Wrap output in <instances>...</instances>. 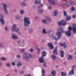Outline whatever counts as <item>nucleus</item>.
I'll return each mask as SVG.
<instances>
[{
	"label": "nucleus",
	"mask_w": 76,
	"mask_h": 76,
	"mask_svg": "<svg viewBox=\"0 0 76 76\" xmlns=\"http://www.w3.org/2000/svg\"><path fill=\"white\" fill-rule=\"evenodd\" d=\"M38 12L39 13L41 14L43 13V12H44V11H43V10H39Z\"/></svg>",
	"instance_id": "nucleus-33"
},
{
	"label": "nucleus",
	"mask_w": 76,
	"mask_h": 76,
	"mask_svg": "<svg viewBox=\"0 0 76 76\" xmlns=\"http://www.w3.org/2000/svg\"><path fill=\"white\" fill-rule=\"evenodd\" d=\"M73 18H76V15H74L72 16Z\"/></svg>",
	"instance_id": "nucleus-45"
},
{
	"label": "nucleus",
	"mask_w": 76,
	"mask_h": 76,
	"mask_svg": "<svg viewBox=\"0 0 76 76\" xmlns=\"http://www.w3.org/2000/svg\"><path fill=\"white\" fill-rule=\"evenodd\" d=\"M74 54L75 55H76V51L74 53Z\"/></svg>",
	"instance_id": "nucleus-61"
},
{
	"label": "nucleus",
	"mask_w": 76,
	"mask_h": 76,
	"mask_svg": "<svg viewBox=\"0 0 76 76\" xmlns=\"http://www.w3.org/2000/svg\"><path fill=\"white\" fill-rule=\"evenodd\" d=\"M72 58H73V57L71 55H68V57L67 58L68 60H72Z\"/></svg>",
	"instance_id": "nucleus-19"
},
{
	"label": "nucleus",
	"mask_w": 76,
	"mask_h": 76,
	"mask_svg": "<svg viewBox=\"0 0 76 76\" xmlns=\"http://www.w3.org/2000/svg\"><path fill=\"white\" fill-rule=\"evenodd\" d=\"M34 51V50L32 48L30 49V52H33V51Z\"/></svg>",
	"instance_id": "nucleus-41"
},
{
	"label": "nucleus",
	"mask_w": 76,
	"mask_h": 76,
	"mask_svg": "<svg viewBox=\"0 0 76 76\" xmlns=\"http://www.w3.org/2000/svg\"><path fill=\"white\" fill-rule=\"evenodd\" d=\"M10 74H8L6 76H9Z\"/></svg>",
	"instance_id": "nucleus-53"
},
{
	"label": "nucleus",
	"mask_w": 76,
	"mask_h": 76,
	"mask_svg": "<svg viewBox=\"0 0 76 76\" xmlns=\"http://www.w3.org/2000/svg\"><path fill=\"white\" fill-rule=\"evenodd\" d=\"M12 37L13 39H17L19 38L18 36L15 34H12Z\"/></svg>",
	"instance_id": "nucleus-12"
},
{
	"label": "nucleus",
	"mask_w": 76,
	"mask_h": 76,
	"mask_svg": "<svg viewBox=\"0 0 76 76\" xmlns=\"http://www.w3.org/2000/svg\"><path fill=\"white\" fill-rule=\"evenodd\" d=\"M17 65V66H22V63L20 61H18Z\"/></svg>",
	"instance_id": "nucleus-27"
},
{
	"label": "nucleus",
	"mask_w": 76,
	"mask_h": 76,
	"mask_svg": "<svg viewBox=\"0 0 76 76\" xmlns=\"http://www.w3.org/2000/svg\"><path fill=\"white\" fill-rule=\"evenodd\" d=\"M71 11H75V7H71Z\"/></svg>",
	"instance_id": "nucleus-32"
},
{
	"label": "nucleus",
	"mask_w": 76,
	"mask_h": 76,
	"mask_svg": "<svg viewBox=\"0 0 76 76\" xmlns=\"http://www.w3.org/2000/svg\"><path fill=\"white\" fill-rule=\"evenodd\" d=\"M5 29L6 31L7 30V27H6L5 28Z\"/></svg>",
	"instance_id": "nucleus-47"
},
{
	"label": "nucleus",
	"mask_w": 76,
	"mask_h": 76,
	"mask_svg": "<svg viewBox=\"0 0 76 76\" xmlns=\"http://www.w3.org/2000/svg\"><path fill=\"white\" fill-rule=\"evenodd\" d=\"M54 53H55L56 54H57V48H56L55 50L53 51Z\"/></svg>",
	"instance_id": "nucleus-25"
},
{
	"label": "nucleus",
	"mask_w": 76,
	"mask_h": 76,
	"mask_svg": "<svg viewBox=\"0 0 76 76\" xmlns=\"http://www.w3.org/2000/svg\"><path fill=\"white\" fill-rule=\"evenodd\" d=\"M33 9H35V6H33Z\"/></svg>",
	"instance_id": "nucleus-51"
},
{
	"label": "nucleus",
	"mask_w": 76,
	"mask_h": 76,
	"mask_svg": "<svg viewBox=\"0 0 76 76\" xmlns=\"http://www.w3.org/2000/svg\"><path fill=\"white\" fill-rule=\"evenodd\" d=\"M39 52L40 51H37V54H39Z\"/></svg>",
	"instance_id": "nucleus-54"
},
{
	"label": "nucleus",
	"mask_w": 76,
	"mask_h": 76,
	"mask_svg": "<svg viewBox=\"0 0 76 76\" xmlns=\"http://www.w3.org/2000/svg\"><path fill=\"white\" fill-rule=\"evenodd\" d=\"M50 20V18L49 17H46V19H42V22L43 23H44V24H46L47 23V21H49Z\"/></svg>",
	"instance_id": "nucleus-11"
},
{
	"label": "nucleus",
	"mask_w": 76,
	"mask_h": 76,
	"mask_svg": "<svg viewBox=\"0 0 76 76\" xmlns=\"http://www.w3.org/2000/svg\"><path fill=\"white\" fill-rule=\"evenodd\" d=\"M24 20V24L26 26H28L30 23H31V22L29 20V18H28L27 17H25L23 19Z\"/></svg>",
	"instance_id": "nucleus-2"
},
{
	"label": "nucleus",
	"mask_w": 76,
	"mask_h": 76,
	"mask_svg": "<svg viewBox=\"0 0 76 76\" xmlns=\"http://www.w3.org/2000/svg\"><path fill=\"white\" fill-rule=\"evenodd\" d=\"M60 56L61 57H64V51L63 50H61L60 51Z\"/></svg>",
	"instance_id": "nucleus-16"
},
{
	"label": "nucleus",
	"mask_w": 76,
	"mask_h": 76,
	"mask_svg": "<svg viewBox=\"0 0 76 76\" xmlns=\"http://www.w3.org/2000/svg\"><path fill=\"white\" fill-rule=\"evenodd\" d=\"M48 1L51 5L54 4H56V2L55 1H54L53 0H48Z\"/></svg>",
	"instance_id": "nucleus-13"
},
{
	"label": "nucleus",
	"mask_w": 76,
	"mask_h": 76,
	"mask_svg": "<svg viewBox=\"0 0 76 76\" xmlns=\"http://www.w3.org/2000/svg\"><path fill=\"white\" fill-rule=\"evenodd\" d=\"M66 73L65 72H61V76H66Z\"/></svg>",
	"instance_id": "nucleus-26"
},
{
	"label": "nucleus",
	"mask_w": 76,
	"mask_h": 76,
	"mask_svg": "<svg viewBox=\"0 0 76 76\" xmlns=\"http://www.w3.org/2000/svg\"><path fill=\"white\" fill-rule=\"evenodd\" d=\"M51 74L52 75H55L56 74V72L54 70H52L51 72Z\"/></svg>",
	"instance_id": "nucleus-21"
},
{
	"label": "nucleus",
	"mask_w": 76,
	"mask_h": 76,
	"mask_svg": "<svg viewBox=\"0 0 76 76\" xmlns=\"http://www.w3.org/2000/svg\"><path fill=\"white\" fill-rule=\"evenodd\" d=\"M46 54L47 52L45 51H43L42 53V56L41 57L39 58V61L40 63H44V57H45L46 56Z\"/></svg>",
	"instance_id": "nucleus-4"
},
{
	"label": "nucleus",
	"mask_w": 76,
	"mask_h": 76,
	"mask_svg": "<svg viewBox=\"0 0 76 76\" xmlns=\"http://www.w3.org/2000/svg\"><path fill=\"white\" fill-rule=\"evenodd\" d=\"M39 1H38L37 0H35L34 1V3L35 4H38V3H39Z\"/></svg>",
	"instance_id": "nucleus-34"
},
{
	"label": "nucleus",
	"mask_w": 76,
	"mask_h": 76,
	"mask_svg": "<svg viewBox=\"0 0 76 76\" xmlns=\"http://www.w3.org/2000/svg\"><path fill=\"white\" fill-rule=\"evenodd\" d=\"M1 59L2 60H3L4 61H5V60H6V58L4 57H2L1 58Z\"/></svg>",
	"instance_id": "nucleus-36"
},
{
	"label": "nucleus",
	"mask_w": 76,
	"mask_h": 76,
	"mask_svg": "<svg viewBox=\"0 0 76 76\" xmlns=\"http://www.w3.org/2000/svg\"><path fill=\"white\" fill-rule=\"evenodd\" d=\"M51 32H53V31H52V30H50L48 31V34L49 35H50V33H51Z\"/></svg>",
	"instance_id": "nucleus-35"
},
{
	"label": "nucleus",
	"mask_w": 76,
	"mask_h": 76,
	"mask_svg": "<svg viewBox=\"0 0 76 76\" xmlns=\"http://www.w3.org/2000/svg\"><path fill=\"white\" fill-rule=\"evenodd\" d=\"M20 34V33H19V34Z\"/></svg>",
	"instance_id": "nucleus-63"
},
{
	"label": "nucleus",
	"mask_w": 76,
	"mask_h": 76,
	"mask_svg": "<svg viewBox=\"0 0 76 76\" xmlns=\"http://www.w3.org/2000/svg\"><path fill=\"white\" fill-rule=\"evenodd\" d=\"M44 63L45 64H43V66H44V67H46V62H45Z\"/></svg>",
	"instance_id": "nucleus-42"
},
{
	"label": "nucleus",
	"mask_w": 76,
	"mask_h": 76,
	"mask_svg": "<svg viewBox=\"0 0 76 76\" xmlns=\"http://www.w3.org/2000/svg\"><path fill=\"white\" fill-rule=\"evenodd\" d=\"M76 67V64L72 66V69L69 72L68 75L69 76L73 75L75 74V68Z\"/></svg>",
	"instance_id": "nucleus-5"
},
{
	"label": "nucleus",
	"mask_w": 76,
	"mask_h": 76,
	"mask_svg": "<svg viewBox=\"0 0 76 76\" xmlns=\"http://www.w3.org/2000/svg\"><path fill=\"white\" fill-rule=\"evenodd\" d=\"M16 57L17 58H20V56L19 55H18L16 56Z\"/></svg>",
	"instance_id": "nucleus-44"
},
{
	"label": "nucleus",
	"mask_w": 76,
	"mask_h": 76,
	"mask_svg": "<svg viewBox=\"0 0 76 76\" xmlns=\"http://www.w3.org/2000/svg\"><path fill=\"white\" fill-rule=\"evenodd\" d=\"M51 57L53 60H56V56L54 54H53L51 55Z\"/></svg>",
	"instance_id": "nucleus-20"
},
{
	"label": "nucleus",
	"mask_w": 76,
	"mask_h": 76,
	"mask_svg": "<svg viewBox=\"0 0 76 76\" xmlns=\"http://www.w3.org/2000/svg\"><path fill=\"white\" fill-rule=\"evenodd\" d=\"M38 9H39V8H41V7L39 6L38 7Z\"/></svg>",
	"instance_id": "nucleus-56"
},
{
	"label": "nucleus",
	"mask_w": 76,
	"mask_h": 76,
	"mask_svg": "<svg viewBox=\"0 0 76 76\" xmlns=\"http://www.w3.org/2000/svg\"><path fill=\"white\" fill-rule=\"evenodd\" d=\"M29 57H32V55L29 54L28 53H25L23 55V58L26 61H28V60L29 59Z\"/></svg>",
	"instance_id": "nucleus-3"
},
{
	"label": "nucleus",
	"mask_w": 76,
	"mask_h": 76,
	"mask_svg": "<svg viewBox=\"0 0 76 76\" xmlns=\"http://www.w3.org/2000/svg\"><path fill=\"white\" fill-rule=\"evenodd\" d=\"M20 41H18V43H19Z\"/></svg>",
	"instance_id": "nucleus-58"
},
{
	"label": "nucleus",
	"mask_w": 76,
	"mask_h": 76,
	"mask_svg": "<svg viewBox=\"0 0 76 76\" xmlns=\"http://www.w3.org/2000/svg\"><path fill=\"white\" fill-rule=\"evenodd\" d=\"M42 32L44 34H47V32L46 31V29L45 28H43L42 29Z\"/></svg>",
	"instance_id": "nucleus-22"
},
{
	"label": "nucleus",
	"mask_w": 76,
	"mask_h": 76,
	"mask_svg": "<svg viewBox=\"0 0 76 76\" xmlns=\"http://www.w3.org/2000/svg\"><path fill=\"white\" fill-rule=\"evenodd\" d=\"M42 76H45V74H42Z\"/></svg>",
	"instance_id": "nucleus-57"
},
{
	"label": "nucleus",
	"mask_w": 76,
	"mask_h": 76,
	"mask_svg": "<svg viewBox=\"0 0 76 76\" xmlns=\"http://www.w3.org/2000/svg\"><path fill=\"white\" fill-rule=\"evenodd\" d=\"M41 49H42V50H43V49H44V48H43V47H42L41 48Z\"/></svg>",
	"instance_id": "nucleus-60"
},
{
	"label": "nucleus",
	"mask_w": 76,
	"mask_h": 76,
	"mask_svg": "<svg viewBox=\"0 0 76 76\" xmlns=\"http://www.w3.org/2000/svg\"><path fill=\"white\" fill-rule=\"evenodd\" d=\"M41 0H39V4L40 5L42 6V7H43V4L41 3Z\"/></svg>",
	"instance_id": "nucleus-37"
},
{
	"label": "nucleus",
	"mask_w": 76,
	"mask_h": 76,
	"mask_svg": "<svg viewBox=\"0 0 76 76\" xmlns=\"http://www.w3.org/2000/svg\"><path fill=\"white\" fill-rule=\"evenodd\" d=\"M20 13L21 15H23L24 14V11L23 10H21L20 11Z\"/></svg>",
	"instance_id": "nucleus-28"
},
{
	"label": "nucleus",
	"mask_w": 76,
	"mask_h": 76,
	"mask_svg": "<svg viewBox=\"0 0 76 76\" xmlns=\"http://www.w3.org/2000/svg\"><path fill=\"white\" fill-rule=\"evenodd\" d=\"M42 74H44V73H45V70L43 69H42Z\"/></svg>",
	"instance_id": "nucleus-38"
},
{
	"label": "nucleus",
	"mask_w": 76,
	"mask_h": 76,
	"mask_svg": "<svg viewBox=\"0 0 76 76\" xmlns=\"http://www.w3.org/2000/svg\"><path fill=\"white\" fill-rule=\"evenodd\" d=\"M0 22H1L2 25H4L5 23V21L2 18L0 19Z\"/></svg>",
	"instance_id": "nucleus-17"
},
{
	"label": "nucleus",
	"mask_w": 76,
	"mask_h": 76,
	"mask_svg": "<svg viewBox=\"0 0 76 76\" xmlns=\"http://www.w3.org/2000/svg\"><path fill=\"white\" fill-rule=\"evenodd\" d=\"M12 31H15L16 32H19L20 31V29L19 28L17 27L15 24H14L13 25V26L12 28Z\"/></svg>",
	"instance_id": "nucleus-8"
},
{
	"label": "nucleus",
	"mask_w": 76,
	"mask_h": 76,
	"mask_svg": "<svg viewBox=\"0 0 76 76\" xmlns=\"http://www.w3.org/2000/svg\"><path fill=\"white\" fill-rule=\"evenodd\" d=\"M0 16H1V18H2L4 17V16L2 15H1Z\"/></svg>",
	"instance_id": "nucleus-49"
},
{
	"label": "nucleus",
	"mask_w": 76,
	"mask_h": 76,
	"mask_svg": "<svg viewBox=\"0 0 76 76\" xmlns=\"http://www.w3.org/2000/svg\"><path fill=\"white\" fill-rule=\"evenodd\" d=\"M3 46V43H0V47H1V46Z\"/></svg>",
	"instance_id": "nucleus-48"
},
{
	"label": "nucleus",
	"mask_w": 76,
	"mask_h": 76,
	"mask_svg": "<svg viewBox=\"0 0 76 76\" xmlns=\"http://www.w3.org/2000/svg\"><path fill=\"white\" fill-rule=\"evenodd\" d=\"M53 16H56L57 15V14H58V10H55L53 12Z\"/></svg>",
	"instance_id": "nucleus-15"
},
{
	"label": "nucleus",
	"mask_w": 76,
	"mask_h": 76,
	"mask_svg": "<svg viewBox=\"0 0 76 76\" xmlns=\"http://www.w3.org/2000/svg\"><path fill=\"white\" fill-rule=\"evenodd\" d=\"M60 45L61 46H63L64 48H66V45L65 43H61Z\"/></svg>",
	"instance_id": "nucleus-23"
},
{
	"label": "nucleus",
	"mask_w": 76,
	"mask_h": 76,
	"mask_svg": "<svg viewBox=\"0 0 76 76\" xmlns=\"http://www.w3.org/2000/svg\"><path fill=\"white\" fill-rule=\"evenodd\" d=\"M64 16H65L66 17V19L67 20H70V19H71V18L70 16H67V12H66L65 11H64Z\"/></svg>",
	"instance_id": "nucleus-10"
},
{
	"label": "nucleus",
	"mask_w": 76,
	"mask_h": 76,
	"mask_svg": "<svg viewBox=\"0 0 76 76\" xmlns=\"http://www.w3.org/2000/svg\"><path fill=\"white\" fill-rule=\"evenodd\" d=\"M48 45L50 49H53V48H54V47H53V45L52 43H48Z\"/></svg>",
	"instance_id": "nucleus-14"
},
{
	"label": "nucleus",
	"mask_w": 76,
	"mask_h": 76,
	"mask_svg": "<svg viewBox=\"0 0 76 76\" xmlns=\"http://www.w3.org/2000/svg\"><path fill=\"white\" fill-rule=\"evenodd\" d=\"M0 66H2V63L1 62H0Z\"/></svg>",
	"instance_id": "nucleus-50"
},
{
	"label": "nucleus",
	"mask_w": 76,
	"mask_h": 76,
	"mask_svg": "<svg viewBox=\"0 0 76 76\" xmlns=\"http://www.w3.org/2000/svg\"><path fill=\"white\" fill-rule=\"evenodd\" d=\"M2 6L4 10L5 14V15H8V14H9V12L8 11L7 9V8H6L7 7V5H6V4H3Z\"/></svg>",
	"instance_id": "nucleus-9"
},
{
	"label": "nucleus",
	"mask_w": 76,
	"mask_h": 76,
	"mask_svg": "<svg viewBox=\"0 0 76 76\" xmlns=\"http://www.w3.org/2000/svg\"><path fill=\"white\" fill-rule=\"evenodd\" d=\"M25 49H23V48H22L20 49V52L21 53H23L25 52Z\"/></svg>",
	"instance_id": "nucleus-24"
},
{
	"label": "nucleus",
	"mask_w": 76,
	"mask_h": 76,
	"mask_svg": "<svg viewBox=\"0 0 76 76\" xmlns=\"http://www.w3.org/2000/svg\"><path fill=\"white\" fill-rule=\"evenodd\" d=\"M68 28L69 30L66 31V34L67 36L70 37V36H71V31H71L72 29H73V26L72 27L69 26Z\"/></svg>",
	"instance_id": "nucleus-6"
},
{
	"label": "nucleus",
	"mask_w": 76,
	"mask_h": 76,
	"mask_svg": "<svg viewBox=\"0 0 76 76\" xmlns=\"http://www.w3.org/2000/svg\"><path fill=\"white\" fill-rule=\"evenodd\" d=\"M6 66L7 67H9L10 66V64L9 63H6Z\"/></svg>",
	"instance_id": "nucleus-29"
},
{
	"label": "nucleus",
	"mask_w": 76,
	"mask_h": 76,
	"mask_svg": "<svg viewBox=\"0 0 76 76\" xmlns=\"http://www.w3.org/2000/svg\"><path fill=\"white\" fill-rule=\"evenodd\" d=\"M71 52H72V50H71Z\"/></svg>",
	"instance_id": "nucleus-64"
},
{
	"label": "nucleus",
	"mask_w": 76,
	"mask_h": 76,
	"mask_svg": "<svg viewBox=\"0 0 76 76\" xmlns=\"http://www.w3.org/2000/svg\"><path fill=\"white\" fill-rule=\"evenodd\" d=\"M28 76H31V75H28Z\"/></svg>",
	"instance_id": "nucleus-62"
},
{
	"label": "nucleus",
	"mask_w": 76,
	"mask_h": 76,
	"mask_svg": "<svg viewBox=\"0 0 76 76\" xmlns=\"http://www.w3.org/2000/svg\"><path fill=\"white\" fill-rule=\"evenodd\" d=\"M66 24H67L66 21L64 20H62L58 22V25L65 26L66 25Z\"/></svg>",
	"instance_id": "nucleus-7"
},
{
	"label": "nucleus",
	"mask_w": 76,
	"mask_h": 76,
	"mask_svg": "<svg viewBox=\"0 0 76 76\" xmlns=\"http://www.w3.org/2000/svg\"><path fill=\"white\" fill-rule=\"evenodd\" d=\"M20 74H21V75H23V73H24V71H22L21 72H20Z\"/></svg>",
	"instance_id": "nucleus-40"
},
{
	"label": "nucleus",
	"mask_w": 76,
	"mask_h": 76,
	"mask_svg": "<svg viewBox=\"0 0 76 76\" xmlns=\"http://www.w3.org/2000/svg\"><path fill=\"white\" fill-rule=\"evenodd\" d=\"M35 19H38V17H36L35 18Z\"/></svg>",
	"instance_id": "nucleus-52"
},
{
	"label": "nucleus",
	"mask_w": 76,
	"mask_h": 76,
	"mask_svg": "<svg viewBox=\"0 0 76 76\" xmlns=\"http://www.w3.org/2000/svg\"><path fill=\"white\" fill-rule=\"evenodd\" d=\"M71 4H73V2H71Z\"/></svg>",
	"instance_id": "nucleus-59"
},
{
	"label": "nucleus",
	"mask_w": 76,
	"mask_h": 76,
	"mask_svg": "<svg viewBox=\"0 0 76 76\" xmlns=\"http://www.w3.org/2000/svg\"><path fill=\"white\" fill-rule=\"evenodd\" d=\"M55 44H57V42H55Z\"/></svg>",
	"instance_id": "nucleus-55"
},
{
	"label": "nucleus",
	"mask_w": 76,
	"mask_h": 76,
	"mask_svg": "<svg viewBox=\"0 0 76 76\" xmlns=\"http://www.w3.org/2000/svg\"><path fill=\"white\" fill-rule=\"evenodd\" d=\"M15 18L16 19H19L20 18V15H17L15 16Z\"/></svg>",
	"instance_id": "nucleus-30"
},
{
	"label": "nucleus",
	"mask_w": 76,
	"mask_h": 76,
	"mask_svg": "<svg viewBox=\"0 0 76 76\" xmlns=\"http://www.w3.org/2000/svg\"><path fill=\"white\" fill-rule=\"evenodd\" d=\"M12 64L13 66H15V63H14V62H12Z\"/></svg>",
	"instance_id": "nucleus-43"
},
{
	"label": "nucleus",
	"mask_w": 76,
	"mask_h": 76,
	"mask_svg": "<svg viewBox=\"0 0 76 76\" xmlns=\"http://www.w3.org/2000/svg\"><path fill=\"white\" fill-rule=\"evenodd\" d=\"M20 5L22 7L26 6V3L24 2H22L20 4Z\"/></svg>",
	"instance_id": "nucleus-18"
},
{
	"label": "nucleus",
	"mask_w": 76,
	"mask_h": 76,
	"mask_svg": "<svg viewBox=\"0 0 76 76\" xmlns=\"http://www.w3.org/2000/svg\"><path fill=\"white\" fill-rule=\"evenodd\" d=\"M33 29L30 28L29 29L28 31L30 33H32V32H33Z\"/></svg>",
	"instance_id": "nucleus-31"
},
{
	"label": "nucleus",
	"mask_w": 76,
	"mask_h": 76,
	"mask_svg": "<svg viewBox=\"0 0 76 76\" xmlns=\"http://www.w3.org/2000/svg\"><path fill=\"white\" fill-rule=\"evenodd\" d=\"M61 32H65V31H63V28L62 27H59L57 29V32L56 33V35L58 37H56V36L53 34L51 36L53 39L55 40V41H58L59 39L61 38Z\"/></svg>",
	"instance_id": "nucleus-1"
},
{
	"label": "nucleus",
	"mask_w": 76,
	"mask_h": 76,
	"mask_svg": "<svg viewBox=\"0 0 76 76\" xmlns=\"http://www.w3.org/2000/svg\"><path fill=\"white\" fill-rule=\"evenodd\" d=\"M36 50H37V51H41V50L38 48H37Z\"/></svg>",
	"instance_id": "nucleus-39"
},
{
	"label": "nucleus",
	"mask_w": 76,
	"mask_h": 76,
	"mask_svg": "<svg viewBox=\"0 0 76 76\" xmlns=\"http://www.w3.org/2000/svg\"><path fill=\"white\" fill-rule=\"evenodd\" d=\"M52 7H48V9H51Z\"/></svg>",
	"instance_id": "nucleus-46"
}]
</instances>
